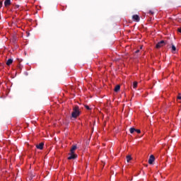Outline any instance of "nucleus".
<instances>
[{
	"label": "nucleus",
	"mask_w": 181,
	"mask_h": 181,
	"mask_svg": "<svg viewBox=\"0 0 181 181\" xmlns=\"http://www.w3.org/2000/svg\"><path fill=\"white\" fill-rule=\"evenodd\" d=\"M71 117L72 118H77V117H80V107H78V106H75L73 107Z\"/></svg>",
	"instance_id": "obj_1"
},
{
	"label": "nucleus",
	"mask_w": 181,
	"mask_h": 181,
	"mask_svg": "<svg viewBox=\"0 0 181 181\" xmlns=\"http://www.w3.org/2000/svg\"><path fill=\"white\" fill-rule=\"evenodd\" d=\"M165 45L166 43L165 42V41L161 40L160 42L156 44V49H160V47H163V46H165Z\"/></svg>",
	"instance_id": "obj_2"
},
{
	"label": "nucleus",
	"mask_w": 181,
	"mask_h": 181,
	"mask_svg": "<svg viewBox=\"0 0 181 181\" xmlns=\"http://www.w3.org/2000/svg\"><path fill=\"white\" fill-rule=\"evenodd\" d=\"M69 156L68 157L69 160H71V159H76L77 158V154L73 153H69Z\"/></svg>",
	"instance_id": "obj_3"
},
{
	"label": "nucleus",
	"mask_w": 181,
	"mask_h": 181,
	"mask_svg": "<svg viewBox=\"0 0 181 181\" xmlns=\"http://www.w3.org/2000/svg\"><path fill=\"white\" fill-rule=\"evenodd\" d=\"M132 19L134 22H139V21H141V18H139V16H138V15H133Z\"/></svg>",
	"instance_id": "obj_4"
},
{
	"label": "nucleus",
	"mask_w": 181,
	"mask_h": 181,
	"mask_svg": "<svg viewBox=\"0 0 181 181\" xmlns=\"http://www.w3.org/2000/svg\"><path fill=\"white\" fill-rule=\"evenodd\" d=\"M153 162H155V156H153V155H151L148 159V163L149 165H152Z\"/></svg>",
	"instance_id": "obj_5"
},
{
	"label": "nucleus",
	"mask_w": 181,
	"mask_h": 181,
	"mask_svg": "<svg viewBox=\"0 0 181 181\" xmlns=\"http://www.w3.org/2000/svg\"><path fill=\"white\" fill-rule=\"evenodd\" d=\"M43 146H45V144L43 143H40L38 145L36 146L37 149H40L42 151L43 149Z\"/></svg>",
	"instance_id": "obj_6"
},
{
	"label": "nucleus",
	"mask_w": 181,
	"mask_h": 181,
	"mask_svg": "<svg viewBox=\"0 0 181 181\" xmlns=\"http://www.w3.org/2000/svg\"><path fill=\"white\" fill-rule=\"evenodd\" d=\"M76 149H77V146H76V145L72 146V147L70 150V153H75Z\"/></svg>",
	"instance_id": "obj_7"
},
{
	"label": "nucleus",
	"mask_w": 181,
	"mask_h": 181,
	"mask_svg": "<svg viewBox=\"0 0 181 181\" xmlns=\"http://www.w3.org/2000/svg\"><path fill=\"white\" fill-rule=\"evenodd\" d=\"M13 63V60L12 59H8L6 62L7 66H11Z\"/></svg>",
	"instance_id": "obj_8"
},
{
	"label": "nucleus",
	"mask_w": 181,
	"mask_h": 181,
	"mask_svg": "<svg viewBox=\"0 0 181 181\" xmlns=\"http://www.w3.org/2000/svg\"><path fill=\"white\" fill-rule=\"evenodd\" d=\"M11 5V0H5L4 6H9Z\"/></svg>",
	"instance_id": "obj_9"
},
{
	"label": "nucleus",
	"mask_w": 181,
	"mask_h": 181,
	"mask_svg": "<svg viewBox=\"0 0 181 181\" xmlns=\"http://www.w3.org/2000/svg\"><path fill=\"white\" fill-rule=\"evenodd\" d=\"M120 88H121V86H119V85H117L115 88V93H118V91H119Z\"/></svg>",
	"instance_id": "obj_10"
},
{
	"label": "nucleus",
	"mask_w": 181,
	"mask_h": 181,
	"mask_svg": "<svg viewBox=\"0 0 181 181\" xmlns=\"http://www.w3.org/2000/svg\"><path fill=\"white\" fill-rule=\"evenodd\" d=\"M126 158H127V162H128V163H129V162H131V160H132V157H131V156H127L126 157Z\"/></svg>",
	"instance_id": "obj_11"
},
{
	"label": "nucleus",
	"mask_w": 181,
	"mask_h": 181,
	"mask_svg": "<svg viewBox=\"0 0 181 181\" xmlns=\"http://www.w3.org/2000/svg\"><path fill=\"white\" fill-rule=\"evenodd\" d=\"M138 87V82L134 81L133 83V88H136Z\"/></svg>",
	"instance_id": "obj_12"
},
{
	"label": "nucleus",
	"mask_w": 181,
	"mask_h": 181,
	"mask_svg": "<svg viewBox=\"0 0 181 181\" xmlns=\"http://www.w3.org/2000/svg\"><path fill=\"white\" fill-rule=\"evenodd\" d=\"M172 52L173 53H175L176 52V47L175 45H172Z\"/></svg>",
	"instance_id": "obj_13"
},
{
	"label": "nucleus",
	"mask_w": 181,
	"mask_h": 181,
	"mask_svg": "<svg viewBox=\"0 0 181 181\" xmlns=\"http://www.w3.org/2000/svg\"><path fill=\"white\" fill-rule=\"evenodd\" d=\"M129 131H130L131 134H134V132H135V131H136V129L135 128H130Z\"/></svg>",
	"instance_id": "obj_14"
},
{
	"label": "nucleus",
	"mask_w": 181,
	"mask_h": 181,
	"mask_svg": "<svg viewBox=\"0 0 181 181\" xmlns=\"http://www.w3.org/2000/svg\"><path fill=\"white\" fill-rule=\"evenodd\" d=\"M135 132H136L137 134H141V130L136 129Z\"/></svg>",
	"instance_id": "obj_15"
},
{
	"label": "nucleus",
	"mask_w": 181,
	"mask_h": 181,
	"mask_svg": "<svg viewBox=\"0 0 181 181\" xmlns=\"http://www.w3.org/2000/svg\"><path fill=\"white\" fill-rule=\"evenodd\" d=\"M85 108H86V110H90V106L88 105H85Z\"/></svg>",
	"instance_id": "obj_16"
},
{
	"label": "nucleus",
	"mask_w": 181,
	"mask_h": 181,
	"mask_svg": "<svg viewBox=\"0 0 181 181\" xmlns=\"http://www.w3.org/2000/svg\"><path fill=\"white\" fill-rule=\"evenodd\" d=\"M178 100H181V94H179L177 96Z\"/></svg>",
	"instance_id": "obj_17"
},
{
	"label": "nucleus",
	"mask_w": 181,
	"mask_h": 181,
	"mask_svg": "<svg viewBox=\"0 0 181 181\" xmlns=\"http://www.w3.org/2000/svg\"><path fill=\"white\" fill-rule=\"evenodd\" d=\"M178 32L180 33H181V28H178Z\"/></svg>",
	"instance_id": "obj_18"
},
{
	"label": "nucleus",
	"mask_w": 181,
	"mask_h": 181,
	"mask_svg": "<svg viewBox=\"0 0 181 181\" xmlns=\"http://www.w3.org/2000/svg\"><path fill=\"white\" fill-rule=\"evenodd\" d=\"M2 8V2L0 1V9Z\"/></svg>",
	"instance_id": "obj_19"
},
{
	"label": "nucleus",
	"mask_w": 181,
	"mask_h": 181,
	"mask_svg": "<svg viewBox=\"0 0 181 181\" xmlns=\"http://www.w3.org/2000/svg\"><path fill=\"white\" fill-rule=\"evenodd\" d=\"M136 53H139V50H136Z\"/></svg>",
	"instance_id": "obj_20"
},
{
	"label": "nucleus",
	"mask_w": 181,
	"mask_h": 181,
	"mask_svg": "<svg viewBox=\"0 0 181 181\" xmlns=\"http://www.w3.org/2000/svg\"><path fill=\"white\" fill-rule=\"evenodd\" d=\"M150 13H151V15H152V14H153V12H152V11H150Z\"/></svg>",
	"instance_id": "obj_21"
},
{
	"label": "nucleus",
	"mask_w": 181,
	"mask_h": 181,
	"mask_svg": "<svg viewBox=\"0 0 181 181\" xmlns=\"http://www.w3.org/2000/svg\"><path fill=\"white\" fill-rule=\"evenodd\" d=\"M141 49H142V47H141Z\"/></svg>",
	"instance_id": "obj_22"
}]
</instances>
